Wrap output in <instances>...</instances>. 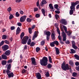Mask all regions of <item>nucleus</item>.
<instances>
[{"mask_svg":"<svg viewBox=\"0 0 79 79\" xmlns=\"http://www.w3.org/2000/svg\"><path fill=\"white\" fill-rule=\"evenodd\" d=\"M47 61H48L47 57H43V59L40 60V63L42 66H45L48 64Z\"/></svg>","mask_w":79,"mask_h":79,"instance_id":"nucleus-1","label":"nucleus"},{"mask_svg":"<svg viewBox=\"0 0 79 79\" xmlns=\"http://www.w3.org/2000/svg\"><path fill=\"white\" fill-rule=\"evenodd\" d=\"M61 68L63 69V70H64V71L69 70V65H68V64H65V63L64 62L62 64Z\"/></svg>","mask_w":79,"mask_h":79,"instance_id":"nucleus-2","label":"nucleus"},{"mask_svg":"<svg viewBox=\"0 0 79 79\" xmlns=\"http://www.w3.org/2000/svg\"><path fill=\"white\" fill-rule=\"evenodd\" d=\"M29 39V37L27 36H24L23 39H22L21 41L22 44H26V43L27 42V40Z\"/></svg>","mask_w":79,"mask_h":79,"instance_id":"nucleus-3","label":"nucleus"},{"mask_svg":"<svg viewBox=\"0 0 79 79\" xmlns=\"http://www.w3.org/2000/svg\"><path fill=\"white\" fill-rule=\"evenodd\" d=\"M6 74L8 76V77L10 78V77H13L14 76V74H13V72L11 73V71L9 70H7L6 71Z\"/></svg>","mask_w":79,"mask_h":79,"instance_id":"nucleus-4","label":"nucleus"},{"mask_svg":"<svg viewBox=\"0 0 79 79\" xmlns=\"http://www.w3.org/2000/svg\"><path fill=\"white\" fill-rule=\"evenodd\" d=\"M70 8L71 10L69 11V14L70 15H72L73 14V12L75 11V7H74L71 6L70 7Z\"/></svg>","mask_w":79,"mask_h":79,"instance_id":"nucleus-5","label":"nucleus"},{"mask_svg":"<svg viewBox=\"0 0 79 79\" xmlns=\"http://www.w3.org/2000/svg\"><path fill=\"white\" fill-rule=\"evenodd\" d=\"M61 34L63 38L62 39L63 41L64 42L66 40V35L64 31L61 33Z\"/></svg>","mask_w":79,"mask_h":79,"instance_id":"nucleus-6","label":"nucleus"},{"mask_svg":"<svg viewBox=\"0 0 79 79\" xmlns=\"http://www.w3.org/2000/svg\"><path fill=\"white\" fill-rule=\"evenodd\" d=\"M8 48H9V46L7 45H3L2 47V49L3 51H4V52H5L6 50H7Z\"/></svg>","mask_w":79,"mask_h":79,"instance_id":"nucleus-7","label":"nucleus"},{"mask_svg":"<svg viewBox=\"0 0 79 79\" xmlns=\"http://www.w3.org/2000/svg\"><path fill=\"white\" fill-rule=\"evenodd\" d=\"M27 17V16H26V15H24L21 17L20 18V22H21V23H23V22H24Z\"/></svg>","mask_w":79,"mask_h":79,"instance_id":"nucleus-8","label":"nucleus"},{"mask_svg":"<svg viewBox=\"0 0 79 79\" xmlns=\"http://www.w3.org/2000/svg\"><path fill=\"white\" fill-rule=\"evenodd\" d=\"M31 63L34 65H36V61H35V59L34 57H32L31 58Z\"/></svg>","mask_w":79,"mask_h":79,"instance_id":"nucleus-9","label":"nucleus"},{"mask_svg":"<svg viewBox=\"0 0 79 79\" xmlns=\"http://www.w3.org/2000/svg\"><path fill=\"white\" fill-rule=\"evenodd\" d=\"M57 31L59 35L58 36V38L60 40H61L62 39H61V37L60 36V29L58 28V27H57Z\"/></svg>","mask_w":79,"mask_h":79,"instance_id":"nucleus-10","label":"nucleus"},{"mask_svg":"<svg viewBox=\"0 0 79 79\" xmlns=\"http://www.w3.org/2000/svg\"><path fill=\"white\" fill-rule=\"evenodd\" d=\"M79 1H77L75 2H71V6L73 7H75V6H76V5H77V4H79Z\"/></svg>","mask_w":79,"mask_h":79,"instance_id":"nucleus-11","label":"nucleus"},{"mask_svg":"<svg viewBox=\"0 0 79 79\" xmlns=\"http://www.w3.org/2000/svg\"><path fill=\"white\" fill-rule=\"evenodd\" d=\"M55 34H56L54 31H53V32L52 33L51 36L53 40H55Z\"/></svg>","mask_w":79,"mask_h":79,"instance_id":"nucleus-12","label":"nucleus"},{"mask_svg":"<svg viewBox=\"0 0 79 79\" xmlns=\"http://www.w3.org/2000/svg\"><path fill=\"white\" fill-rule=\"evenodd\" d=\"M61 23L64 24V25H66L67 24V21L65 19H62L61 20Z\"/></svg>","mask_w":79,"mask_h":79,"instance_id":"nucleus-13","label":"nucleus"},{"mask_svg":"<svg viewBox=\"0 0 79 79\" xmlns=\"http://www.w3.org/2000/svg\"><path fill=\"white\" fill-rule=\"evenodd\" d=\"M10 54H11V51L9 50L6 51L5 52V55L6 56H9Z\"/></svg>","mask_w":79,"mask_h":79,"instance_id":"nucleus-14","label":"nucleus"},{"mask_svg":"<svg viewBox=\"0 0 79 79\" xmlns=\"http://www.w3.org/2000/svg\"><path fill=\"white\" fill-rule=\"evenodd\" d=\"M20 32H21V29L19 28V27H18L16 30V35H18L20 33Z\"/></svg>","mask_w":79,"mask_h":79,"instance_id":"nucleus-15","label":"nucleus"},{"mask_svg":"<svg viewBox=\"0 0 79 79\" xmlns=\"http://www.w3.org/2000/svg\"><path fill=\"white\" fill-rule=\"evenodd\" d=\"M49 7L50 8L51 10H52V11H54V10H53V5L52 4L50 3L49 5Z\"/></svg>","mask_w":79,"mask_h":79,"instance_id":"nucleus-16","label":"nucleus"},{"mask_svg":"<svg viewBox=\"0 0 79 79\" xmlns=\"http://www.w3.org/2000/svg\"><path fill=\"white\" fill-rule=\"evenodd\" d=\"M37 32L36 31H35L34 35L33 36V37L32 39V40H34L35 39V38H36V37H37Z\"/></svg>","mask_w":79,"mask_h":79,"instance_id":"nucleus-17","label":"nucleus"},{"mask_svg":"<svg viewBox=\"0 0 79 79\" xmlns=\"http://www.w3.org/2000/svg\"><path fill=\"white\" fill-rule=\"evenodd\" d=\"M2 59L3 60H7V56L5 55H2L1 56Z\"/></svg>","mask_w":79,"mask_h":79,"instance_id":"nucleus-18","label":"nucleus"},{"mask_svg":"<svg viewBox=\"0 0 79 79\" xmlns=\"http://www.w3.org/2000/svg\"><path fill=\"white\" fill-rule=\"evenodd\" d=\"M24 36V32H22L20 35V39L22 40L23 39V37Z\"/></svg>","mask_w":79,"mask_h":79,"instance_id":"nucleus-19","label":"nucleus"},{"mask_svg":"<svg viewBox=\"0 0 79 79\" xmlns=\"http://www.w3.org/2000/svg\"><path fill=\"white\" fill-rule=\"evenodd\" d=\"M46 34L47 36H50L51 35V32L49 31H47L46 32Z\"/></svg>","mask_w":79,"mask_h":79,"instance_id":"nucleus-20","label":"nucleus"},{"mask_svg":"<svg viewBox=\"0 0 79 79\" xmlns=\"http://www.w3.org/2000/svg\"><path fill=\"white\" fill-rule=\"evenodd\" d=\"M2 65H6V60H2Z\"/></svg>","mask_w":79,"mask_h":79,"instance_id":"nucleus-21","label":"nucleus"},{"mask_svg":"<svg viewBox=\"0 0 79 79\" xmlns=\"http://www.w3.org/2000/svg\"><path fill=\"white\" fill-rule=\"evenodd\" d=\"M56 53L57 55H59L60 53V51H59V49L58 48H56Z\"/></svg>","mask_w":79,"mask_h":79,"instance_id":"nucleus-22","label":"nucleus"},{"mask_svg":"<svg viewBox=\"0 0 79 79\" xmlns=\"http://www.w3.org/2000/svg\"><path fill=\"white\" fill-rule=\"evenodd\" d=\"M65 32L68 35H69V36H70V35H71V32L70 31H67V32Z\"/></svg>","mask_w":79,"mask_h":79,"instance_id":"nucleus-23","label":"nucleus"},{"mask_svg":"<svg viewBox=\"0 0 79 79\" xmlns=\"http://www.w3.org/2000/svg\"><path fill=\"white\" fill-rule=\"evenodd\" d=\"M41 11H42V12L43 14L44 15V16H46L45 11V10L44 9H42L41 10Z\"/></svg>","mask_w":79,"mask_h":79,"instance_id":"nucleus-24","label":"nucleus"},{"mask_svg":"<svg viewBox=\"0 0 79 79\" xmlns=\"http://www.w3.org/2000/svg\"><path fill=\"white\" fill-rule=\"evenodd\" d=\"M27 21L28 22V23H31V22L32 21V19L29 18H27Z\"/></svg>","mask_w":79,"mask_h":79,"instance_id":"nucleus-25","label":"nucleus"},{"mask_svg":"<svg viewBox=\"0 0 79 79\" xmlns=\"http://www.w3.org/2000/svg\"><path fill=\"white\" fill-rule=\"evenodd\" d=\"M74 56L75 58H76V59L77 60H79V56L77 54H75L74 55Z\"/></svg>","mask_w":79,"mask_h":79,"instance_id":"nucleus-26","label":"nucleus"},{"mask_svg":"<svg viewBox=\"0 0 79 79\" xmlns=\"http://www.w3.org/2000/svg\"><path fill=\"white\" fill-rule=\"evenodd\" d=\"M11 64H9L7 66V70H10V69H11Z\"/></svg>","mask_w":79,"mask_h":79,"instance_id":"nucleus-27","label":"nucleus"},{"mask_svg":"<svg viewBox=\"0 0 79 79\" xmlns=\"http://www.w3.org/2000/svg\"><path fill=\"white\" fill-rule=\"evenodd\" d=\"M41 3L42 4H46L47 2V1H46V0H43L41 2Z\"/></svg>","mask_w":79,"mask_h":79,"instance_id":"nucleus-28","label":"nucleus"},{"mask_svg":"<svg viewBox=\"0 0 79 79\" xmlns=\"http://www.w3.org/2000/svg\"><path fill=\"white\" fill-rule=\"evenodd\" d=\"M6 37H7L6 35H3L2 36V39H3L4 40H5V39H6Z\"/></svg>","mask_w":79,"mask_h":79,"instance_id":"nucleus-29","label":"nucleus"},{"mask_svg":"<svg viewBox=\"0 0 79 79\" xmlns=\"http://www.w3.org/2000/svg\"><path fill=\"white\" fill-rule=\"evenodd\" d=\"M53 42L54 44H56V45H59V43H58V41H55Z\"/></svg>","mask_w":79,"mask_h":79,"instance_id":"nucleus-30","label":"nucleus"},{"mask_svg":"<svg viewBox=\"0 0 79 79\" xmlns=\"http://www.w3.org/2000/svg\"><path fill=\"white\" fill-rule=\"evenodd\" d=\"M63 28L65 32H67V27H66L65 26L63 25Z\"/></svg>","mask_w":79,"mask_h":79,"instance_id":"nucleus-31","label":"nucleus"},{"mask_svg":"<svg viewBox=\"0 0 79 79\" xmlns=\"http://www.w3.org/2000/svg\"><path fill=\"white\" fill-rule=\"evenodd\" d=\"M4 40L2 41L1 42H0V47L4 45Z\"/></svg>","mask_w":79,"mask_h":79,"instance_id":"nucleus-32","label":"nucleus"},{"mask_svg":"<svg viewBox=\"0 0 79 79\" xmlns=\"http://www.w3.org/2000/svg\"><path fill=\"white\" fill-rule=\"evenodd\" d=\"M4 42L5 44H10V42L8 41V40H5V41H4Z\"/></svg>","mask_w":79,"mask_h":79,"instance_id":"nucleus-33","label":"nucleus"},{"mask_svg":"<svg viewBox=\"0 0 79 79\" xmlns=\"http://www.w3.org/2000/svg\"><path fill=\"white\" fill-rule=\"evenodd\" d=\"M35 44V43H34V42H32L30 44V46L31 47H33V46H34Z\"/></svg>","mask_w":79,"mask_h":79,"instance_id":"nucleus-34","label":"nucleus"},{"mask_svg":"<svg viewBox=\"0 0 79 79\" xmlns=\"http://www.w3.org/2000/svg\"><path fill=\"white\" fill-rule=\"evenodd\" d=\"M52 58L51 57V56H49V61L51 63H52Z\"/></svg>","mask_w":79,"mask_h":79,"instance_id":"nucleus-35","label":"nucleus"},{"mask_svg":"<svg viewBox=\"0 0 79 79\" xmlns=\"http://www.w3.org/2000/svg\"><path fill=\"white\" fill-rule=\"evenodd\" d=\"M71 53H76V51L73 49H71Z\"/></svg>","mask_w":79,"mask_h":79,"instance_id":"nucleus-36","label":"nucleus"},{"mask_svg":"<svg viewBox=\"0 0 79 79\" xmlns=\"http://www.w3.org/2000/svg\"><path fill=\"white\" fill-rule=\"evenodd\" d=\"M69 63L71 66H73L74 65V63L72 61H70L69 62Z\"/></svg>","mask_w":79,"mask_h":79,"instance_id":"nucleus-37","label":"nucleus"},{"mask_svg":"<svg viewBox=\"0 0 79 79\" xmlns=\"http://www.w3.org/2000/svg\"><path fill=\"white\" fill-rule=\"evenodd\" d=\"M72 47L74 48V49H77V47L75 46V44L72 45Z\"/></svg>","mask_w":79,"mask_h":79,"instance_id":"nucleus-38","label":"nucleus"},{"mask_svg":"<svg viewBox=\"0 0 79 79\" xmlns=\"http://www.w3.org/2000/svg\"><path fill=\"white\" fill-rule=\"evenodd\" d=\"M52 67V65H51L50 64H48V68H49V69L51 68Z\"/></svg>","mask_w":79,"mask_h":79,"instance_id":"nucleus-39","label":"nucleus"},{"mask_svg":"<svg viewBox=\"0 0 79 79\" xmlns=\"http://www.w3.org/2000/svg\"><path fill=\"white\" fill-rule=\"evenodd\" d=\"M31 42V40L29 39L27 42V44L28 45H30Z\"/></svg>","mask_w":79,"mask_h":79,"instance_id":"nucleus-40","label":"nucleus"},{"mask_svg":"<svg viewBox=\"0 0 79 79\" xmlns=\"http://www.w3.org/2000/svg\"><path fill=\"white\" fill-rule=\"evenodd\" d=\"M40 50V48L39 47H37L36 48V52H39V51Z\"/></svg>","mask_w":79,"mask_h":79,"instance_id":"nucleus-41","label":"nucleus"},{"mask_svg":"<svg viewBox=\"0 0 79 79\" xmlns=\"http://www.w3.org/2000/svg\"><path fill=\"white\" fill-rule=\"evenodd\" d=\"M50 45L51 47H55V44L53 42L50 44Z\"/></svg>","mask_w":79,"mask_h":79,"instance_id":"nucleus-42","label":"nucleus"},{"mask_svg":"<svg viewBox=\"0 0 79 79\" xmlns=\"http://www.w3.org/2000/svg\"><path fill=\"white\" fill-rule=\"evenodd\" d=\"M7 11L10 13V12L11 11V7H9L8 8Z\"/></svg>","mask_w":79,"mask_h":79,"instance_id":"nucleus-43","label":"nucleus"},{"mask_svg":"<svg viewBox=\"0 0 79 79\" xmlns=\"http://www.w3.org/2000/svg\"><path fill=\"white\" fill-rule=\"evenodd\" d=\"M29 32L30 34H32V29L31 28H28Z\"/></svg>","mask_w":79,"mask_h":79,"instance_id":"nucleus-44","label":"nucleus"},{"mask_svg":"<svg viewBox=\"0 0 79 79\" xmlns=\"http://www.w3.org/2000/svg\"><path fill=\"white\" fill-rule=\"evenodd\" d=\"M77 76V73L75 72L73 73V77H76V76Z\"/></svg>","mask_w":79,"mask_h":79,"instance_id":"nucleus-45","label":"nucleus"},{"mask_svg":"<svg viewBox=\"0 0 79 79\" xmlns=\"http://www.w3.org/2000/svg\"><path fill=\"white\" fill-rule=\"evenodd\" d=\"M15 15H16V17H19V14L18 13V12H16Z\"/></svg>","mask_w":79,"mask_h":79,"instance_id":"nucleus-46","label":"nucleus"},{"mask_svg":"<svg viewBox=\"0 0 79 79\" xmlns=\"http://www.w3.org/2000/svg\"><path fill=\"white\" fill-rule=\"evenodd\" d=\"M10 29L12 30H15V27L14 26L11 27H10Z\"/></svg>","mask_w":79,"mask_h":79,"instance_id":"nucleus-47","label":"nucleus"},{"mask_svg":"<svg viewBox=\"0 0 79 79\" xmlns=\"http://www.w3.org/2000/svg\"><path fill=\"white\" fill-rule=\"evenodd\" d=\"M55 17H56V19H58V18H59V15H55Z\"/></svg>","mask_w":79,"mask_h":79,"instance_id":"nucleus-48","label":"nucleus"},{"mask_svg":"<svg viewBox=\"0 0 79 79\" xmlns=\"http://www.w3.org/2000/svg\"><path fill=\"white\" fill-rule=\"evenodd\" d=\"M65 42V44H70V42H69V40L66 41Z\"/></svg>","mask_w":79,"mask_h":79,"instance_id":"nucleus-49","label":"nucleus"},{"mask_svg":"<svg viewBox=\"0 0 79 79\" xmlns=\"http://www.w3.org/2000/svg\"><path fill=\"white\" fill-rule=\"evenodd\" d=\"M59 6L58 4H55L54 5V8L56 9V8H57Z\"/></svg>","mask_w":79,"mask_h":79,"instance_id":"nucleus-50","label":"nucleus"},{"mask_svg":"<svg viewBox=\"0 0 79 79\" xmlns=\"http://www.w3.org/2000/svg\"><path fill=\"white\" fill-rule=\"evenodd\" d=\"M13 15H10L9 16V19H13Z\"/></svg>","mask_w":79,"mask_h":79,"instance_id":"nucleus-51","label":"nucleus"},{"mask_svg":"<svg viewBox=\"0 0 79 79\" xmlns=\"http://www.w3.org/2000/svg\"><path fill=\"white\" fill-rule=\"evenodd\" d=\"M35 16L36 18H39V17H40V15L38 14H36Z\"/></svg>","mask_w":79,"mask_h":79,"instance_id":"nucleus-52","label":"nucleus"},{"mask_svg":"<svg viewBox=\"0 0 79 79\" xmlns=\"http://www.w3.org/2000/svg\"><path fill=\"white\" fill-rule=\"evenodd\" d=\"M26 70L25 69H23L22 70V72L23 74H24L25 73H26Z\"/></svg>","mask_w":79,"mask_h":79,"instance_id":"nucleus-53","label":"nucleus"},{"mask_svg":"<svg viewBox=\"0 0 79 79\" xmlns=\"http://www.w3.org/2000/svg\"><path fill=\"white\" fill-rule=\"evenodd\" d=\"M11 62H12V59H10L8 60L7 63H11Z\"/></svg>","mask_w":79,"mask_h":79,"instance_id":"nucleus-54","label":"nucleus"},{"mask_svg":"<svg viewBox=\"0 0 79 79\" xmlns=\"http://www.w3.org/2000/svg\"><path fill=\"white\" fill-rule=\"evenodd\" d=\"M19 12H20V13L21 15H23V14H24V12H23V11H22L21 10H20L19 11Z\"/></svg>","mask_w":79,"mask_h":79,"instance_id":"nucleus-55","label":"nucleus"},{"mask_svg":"<svg viewBox=\"0 0 79 79\" xmlns=\"http://www.w3.org/2000/svg\"><path fill=\"white\" fill-rule=\"evenodd\" d=\"M38 9L37 8H34V11L35 12L38 11Z\"/></svg>","mask_w":79,"mask_h":79,"instance_id":"nucleus-56","label":"nucleus"},{"mask_svg":"<svg viewBox=\"0 0 79 79\" xmlns=\"http://www.w3.org/2000/svg\"><path fill=\"white\" fill-rule=\"evenodd\" d=\"M45 44V41H43L41 42V45H44Z\"/></svg>","mask_w":79,"mask_h":79,"instance_id":"nucleus-57","label":"nucleus"},{"mask_svg":"<svg viewBox=\"0 0 79 79\" xmlns=\"http://www.w3.org/2000/svg\"><path fill=\"white\" fill-rule=\"evenodd\" d=\"M75 64L76 66H79V63L78 62H75Z\"/></svg>","mask_w":79,"mask_h":79,"instance_id":"nucleus-58","label":"nucleus"},{"mask_svg":"<svg viewBox=\"0 0 79 79\" xmlns=\"http://www.w3.org/2000/svg\"><path fill=\"white\" fill-rule=\"evenodd\" d=\"M49 39H50V36H47V40L48 41L49 40Z\"/></svg>","mask_w":79,"mask_h":79,"instance_id":"nucleus-59","label":"nucleus"},{"mask_svg":"<svg viewBox=\"0 0 79 79\" xmlns=\"http://www.w3.org/2000/svg\"><path fill=\"white\" fill-rule=\"evenodd\" d=\"M17 25H18L19 26H21L22 24L20 23H17Z\"/></svg>","mask_w":79,"mask_h":79,"instance_id":"nucleus-60","label":"nucleus"},{"mask_svg":"<svg viewBox=\"0 0 79 79\" xmlns=\"http://www.w3.org/2000/svg\"><path fill=\"white\" fill-rule=\"evenodd\" d=\"M55 12L56 13H57V14H59V13H60V11H58V10L55 11Z\"/></svg>","mask_w":79,"mask_h":79,"instance_id":"nucleus-61","label":"nucleus"},{"mask_svg":"<svg viewBox=\"0 0 79 79\" xmlns=\"http://www.w3.org/2000/svg\"><path fill=\"white\" fill-rule=\"evenodd\" d=\"M46 77H49V73L48 72H47L46 74Z\"/></svg>","mask_w":79,"mask_h":79,"instance_id":"nucleus-62","label":"nucleus"},{"mask_svg":"<svg viewBox=\"0 0 79 79\" xmlns=\"http://www.w3.org/2000/svg\"><path fill=\"white\" fill-rule=\"evenodd\" d=\"M36 5L37 6H40V5H39V1H37L36 3Z\"/></svg>","mask_w":79,"mask_h":79,"instance_id":"nucleus-63","label":"nucleus"},{"mask_svg":"<svg viewBox=\"0 0 79 79\" xmlns=\"http://www.w3.org/2000/svg\"><path fill=\"white\" fill-rule=\"evenodd\" d=\"M60 42L61 44H64V43L63 42V41H61V40H60Z\"/></svg>","mask_w":79,"mask_h":79,"instance_id":"nucleus-64","label":"nucleus"}]
</instances>
